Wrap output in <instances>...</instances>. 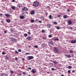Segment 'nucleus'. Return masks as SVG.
I'll return each instance as SVG.
<instances>
[{"label":"nucleus","mask_w":76,"mask_h":76,"mask_svg":"<svg viewBox=\"0 0 76 76\" xmlns=\"http://www.w3.org/2000/svg\"><path fill=\"white\" fill-rule=\"evenodd\" d=\"M38 5V2L36 1L34 2L33 6L37 7Z\"/></svg>","instance_id":"nucleus-1"},{"label":"nucleus","mask_w":76,"mask_h":76,"mask_svg":"<svg viewBox=\"0 0 76 76\" xmlns=\"http://www.w3.org/2000/svg\"><path fill=\"white\" fill-rule=\"evenodd\" d=\"M54 50L56 51V52L57 53H58V52H59V50L58 48H54Z\"/></svg>","instance_id":"nucleus-2"},{"label":"nucleus","mask_w":76,"mask_h":76,"mask_svg":"<svg viewBox=\"0 0 76 76\" xmlns=\"http://www.w3.org/2000/svg\"><path fill=\"white\" fill-rule=\"evenodd\" d=\"M10 40L11 41H13V42H16V39L15 38H11Z\"/></svg>","instance_id":"nucleus-3"},{"label":"nucleus","mask_w":76,"mask_h":76,"mask_svg":"<svg viewBox=\"0 0 76 76\" xmlns=\"http://www.w3.org/2000/svg\"><path fill=\"white\" fill-rule=\"evenodd\" d=\"M47 43H43L42 44V47H45L47 46Z\"/></svg>","instance_id":"nucleus-4"},{"label":"nucleus","mask_w":76,"mask_h":76,"mask_svg":"<svg viewBox=\"0 0 76 76\" xmlns=\"http://www.w3.org/2000/svg\"><path fill=\"white\" fill-rule=\"evenodd\" d=\"M28 10V8L26 7H24V8L22 9V12H23V11H27Z\"/></svg>","instance_id":"nucleus-5"},{"label":"nucleus","mask_w":76,"mask_h":76,"mask_svg":"<svg viewBox=\"0 0 76 76\" xmlns=\"http://www.w3.org/2000/svg\"><path fill=\"white\" fill-rule=\"evenodd\" d=\"M7 74H6V73H2L1 74V76H7Z\"/></svg>","instance_id":"nucleus-6"},{"label":"nucleus","mask_w":76,"mask_h":76,"mask_svg":"<svg viewBox=\"0 0 76 76\" xmlns=\"http://www.w3.org/2000/svg\"><path fill=\"white\" fill-rule=\"evenodd\" d=\"M34 58V57L33 56H28V59L29 60Z\"/></svg>","instance_id":"nucleus-7"},{"label":"nucleus","mask_w":76,"mask_h":76,"mask_svg":"<svg viewBox=\"0 0 76 76\" xmlns=\"http://www.w3.org/2000/svg\"><path fill=\"white\" fill-rule=\"evenodd\" d=\"M50 44H52V45H53V42L52 41H51L50 42L48 45L49 46H50V47H51V46H52L50 45Z\"/></svg>","instance_id":"nucleus-8"},{"label":"nucleus","mask_w":76,"mask_h":76,"mask_svg":"<svg viewBox=\"0 0 76 76\" xmlns=\"http://www.w3.org/2000/svg\"><path fill=\"white\" fill-rule=\"evenodd\" d=\"M71 43H72V44H73L74 43H76V40H72L71 42Z\"/></svg>","instance_id":"nucleus-9"},{"label":"nucleus","mask_w":76,"mask_h":76,"mask_svg":"<svg viewBox=\"0 0 76 76\" xmlns=\"http://www.w3.org/2000/svg\"><path fill=\"white\" fill-rule=\"evenodd\" d=\"M49 18L50 19H53V17L51 15H50L49 16Z\"/></svg>","instance_id":"nucleus-10"},{"label":"nucleus","mask_w":76,"mask_h":76,"mask_svg":"<svg viewBox=\"0 0 76 76\" xmlns=\"http://www.w3.org/2000/svg\"><path fill=\"white\" fill-rule=\"evenodd\" d=\"M7 12H9V13H12V12H13V11H12V10H8Z\"/></svg>","instance_id":"nucleus-11"},{"label":"nucleus","mask_w":76,"mask_h":76,"mask_svg":"<svg viewBox=\"0 0 76 76\" xmlns=\"http://www.w3.org/2000/svg\"><path fill=\"white\" fill-rule=\"evenodd\" d=\"M68 23L69 24V25H70L72 24V21L70 20H68Z\"/></svg>","instance_id":"nucleus-12"},{"label":"nucleus","mask_w":76,"mask_h":76,"mask_svg":"<svg viewBox=\"0 0 76 76\" xmlns=\"http://www.w3.org/2000/svg\"><path fill=\"white\" fill-rule=\"evenodd\" d=\"M4 15H5L6 16L7 18H9V17L10 16V15L9 14H4Z\"/></svg>","instance_id":"nucleus-13"},{"label":"nucleus","mask_w":76,"mask_h":76,"mask_svg":"<svg viewBox=\"0 0 76 76\" xmlns=\"http://www.w3.org/2000/svg\"><path fill=\"white\" fill-rule=\"evenodd\" d=\"M30 14L31 15H34V14H35V11H32L30 12Z\"/></svg>","instance_id":"nucleus-14"},{"label":"nucleus","mask_w":76,"mask_h":76,"mask_svg":"<svg viewBox=\"0 0 76 76\" xmlns=\"http://www.w3.org/2000/svg\"><path fill=\"white\" fill-rule=\"evenodd\" d=\"M47 26L49 28H51V25H50V24H47Z\"/></svg>","instance_id":"nucleus-15"},{"label":"nucleus","mask_w":76,"mask_h":76,"mask_svg":"<svg viewBox=\"0 0 76 76\" xmlns=\"http://www.w3.org/2000/svg\"><path fill=\"white\" fill-rule=\"evenodd\" d=\"M20 19H23L24 18V16L23 15H21L20 16Z\"/></svg>","instance_id":"nucleus-16"},{"label":"nucleus","mask_w":76,"mask_h":76,"mask_svg":"<svg viewBox=\"0 0 76 76\" xmlns=\"http://www.w3.org/2000/svg\"><path fill=\"white\" fill-rule=\"evenodd\" d=\"M27 39L28 40H31V37H28L27 38Z\"/></svg>","instance_id":"nucleus-17"},{"label":"nucleus","mask_w":76,"mask_h":76,"mask_svg":"<svg viewBox=\"0 0 76 76\" xmlns=\"http://www.w3.org/2000/svg\"><path fill=\"white\" fill-rule=\"evenodd\" d=\"M66 57H68V58H70L71 57V56L69 55H66Z\"/></svg>","instance_id":"nucleus-18"},{"label":"nucleus","mask_w":76,"mask_h":76,"mask_svg":"<svg viewBox=\"0 0 76 76\" xmlns=\"http://www.w3.org/2000/svg\"><path fill=\"white\" fill-rule=\"evenodd\" d=\"M11 9H12L13 10H15V7L14 6H12L11 7Z\"/></svg>","instance_id":"nucleus-19"},{"label":"nucleus","mask_w":76,"mask_h":76,"mask_svg":"<svg viewBox=\"0 0 76 76\" xmlns=\"http://www.w3.org/2000/svg\"><path fill=\"white\" fill-rule=\"evenodd\" d=\"M10 72L11 73V74H13L14 73V71H12V70H10Z\"/></svg>","instance_id":"nucleus-20"},{"label":"nucleus","mask_w":76,"mask_h":76,"mask_svg":"<svg viewBox=\"0 0 76 76\" xmlns=\"http://www.w3.org/2000/svg\"><path fill=\"white\" fill-rule=\"evenodd\" d=\"M7 23H10V20L9 19H7Z\"/></svg>","instance_id":"nucleus-21"},{"label":"nucleus","mask_w":76,"mask_h":76,"mask_svg":"<svg viewBox=\"0 0 76 76\" xmlns=\"http://www.w3.org/2000/svg\"><path fill=\"white\" fill-rule=\"evenodd\" d=\"M63 18H64V19H66V18H67V15H65L63 16Z\"/></svg>","instance_id":"nucleus-22"},{"label":"nucleus","mask_w":76,"mask_h":76,"mask_svg":"<svg viewBox=\"0 0 76 76\" xmlns=\"http://www.w3.org/2000/svg\"><path fill=\"white\" fill-rule=\"evenodd\" d=\"M32 73H35L36 71H35L34 70V69H33L32 70Z\"/></svg>","instance_id":"nucleus-23"},{"label":"nucleus","mask_w":76,"mask_h":76,"mask_svg":"<svg viewBox=\"0 0 76 76\" xmlns=\"http://www.w3.org/2000/svg\"><path fill=\"white\" fill-rule=\"evenodd\" d=\"M68 69H72V66H68Z\"/></svg>","instance_id":"nucleus-24"},{"label":"nucleus","mask_w":76,"mask_h":76,"mask_svg":"<svg viewBox=\"0 0 76 76\" xmlns=\"http://www.w3.org/2000/svg\"><path fill=\"white\" fill-rule=\"evenodd\" d=\"M53 62L54 63V64H56L57 63V62L56 61H53Z\"/></svg>","instance_id":"nucleus-25"},{"label":"nucleus","mask_w":76,"mask_h":76,"mask_svg":"<svg viewBox=\"0 0 76 76\" xmlns=\"http://www.w3.org/2000/svg\"><path fill=\"white\" fill-rule=\"evenodd\" d=\"M57 17L59 18V17H61V16L60 15H57Z\"/></svg>","instance_id":"nucleus-26"},{"label":"nucleus","mask_w":76,"mask_h":76,"mask_svg":"<svg viewBox=\"0 0 76 76\" xmlns=\"http://www.w3.org/2000/svg\"><path fill=\"white\" fill-rule=\"evenodd\" d=\"M9 58V57H8L6 56L5 57V59L6 60H8Z\"/></svg>","instance_id":"nucleus-27"},{"label":"nucleus","mask_w":76,"mask_h":76,"mask_svg":"<svg viewBox=\"0 0 76 76\" xmlns=\"http://www.w3.org/2000/svg\"><path fill=\"white\" fill-rule=\"evenodd\" d=\"M24 36L25 37H27V36H28V34H24Z\"/></svg>","instance_id":"nucleus-28"},{"label":"nucleus","mask_w":76,"mask_h":76,"mask_svg":"<svg viewBox=\"0 0 76 76\" xmlns=\"http://www.w3.org/2000/svg\"><path fill=\"white\" fill-rule=\"evenodd\" d=\"M55 41H59V39L58 38H57L55 39Z\"/></svg>","instance_id":"nucleus-29"},{"label":"nucleus","mask_w":76,"mask_h":76,"mask_svg":"<svg viewBox=\"0 0 76 76\" xmlns=\"http://www.w3.org/2000/svg\"><path fill=\"white\" fill-rule=\"evenodd\" d=\"M67 11L68 12H70V10H69V9H67Z\"/></svg>","instance_id":"nucleus-30"},{"label":"nucleus","mask_w":76,"mask_h":76,"mask_svg":"<svg viewBox=\"0 0 76 76\" xmlns=\"http://www.w3.org/2000/svg\"><path fill=\"white\" fill-rule=\"evenodd\" d=\"M18 76H21V75H22V74L21 73L18 74Z\"/></svg>","instance_id":"nucleus-31"},{"label":"nucleus","mask_w":76,"mask_h":76,"mask_svg":"<svg viewBox=\"0 0 76 76\" xmlns=\"http://www.w3.org/2000/svg\"><path fill=\"white\" fill-rule=\"evenodd\" d=\"M18 52H21V51H22V50H21V49H18Z\"/></svg>","instance_id":"nucleus-32"},{"label":"nucleus","mask_w":76,"mask_h":76,"mask_svg":"<svg viewBox=\"0 0 76 76\" xmlns=\"http://www.w3.org/2000/svg\"><path fill=\"white\" fill-rule=\"evenodd\" d=\"M15 53H16V54H18L19 53V52H18V51L15 50Z\"/></svg>","instance_id":"nucleus-33"},{"label":"nucleus","mask_w":76,"mask_h":76,"mask_svg":"<svg viewBox=\"0 0 76 76\" xmlns=\"http://www.w3.org/2000/svg\"><path fill=\"white\" fill-rule=\"evenodd\" d=\"M48 37H50V38H51V37H53V36H52V35H51V34H50V35H49L48 36Z\"/></svg>","instance_id":"nucleus-34"},{"label":"nucleus","mask_w":76,"mask_h":76,"mask_svg":"<svg viewBox=\"0 0 76 76\" xmlns=\"http://www.w3.org/2000/svg\"><path fill=\"white\" fill-rule=\"evenodd\" d=\"M34 47L35 48H38V46L37 45H34Z\"/></svg>","instance_id":"nucleus-35"},{"label":"nucleus","mask_w":76,"mask_h":76,"mask_svg":"<svg viewBox=\"0 0 76 76\" xmlns=\"http://www.w3.org/2000/svg\"><path fill=\"white\" fill-rule=\"evenodd\" d=\"M70 53H73V50H70Z\"/></svg>","instance_id":"nucleus-36"},{"label":"nucleus","mask_w":76,"mask_h":76,"mask_svg":"<svg viewBox=\"0 0 76 76\" xmlns=\"http://www.w3.org/2000/svg\"><path fill=\"white\" fill-rule=\"evenodd\" d=\"M31 22L32 23H33V22H34V20H32L31 21Z\"/></svg>","instance_id":"nucleus-37"},{"label":"nucleus","mask_w":76,"mask_h":76,"mask_svg":"<svg viewBox=\"0 0 76 76\" xmlns=\"http://www.w3.org/2000/svg\"><path fill=\"white\" fill-rule=\"evenodd\" d=\"M45 15L46 16H47V15H48V12H45Z\"/></svg>","instance_id":"nucleus-38"},{"label":"nucleus","mask_w":76,"mask_h":76,"mask_svg":"<svg viewBox=\"0 0 76 76\" xmlns=\"http://www.w3.org/2000/svg\"><path fill=\"white\" fill-rule=\"evenodd\" d=\"M42 39H47V38H46V37H43L42 38Z\"/></svg>","instance_id":"nucleus-39"},{"label":"nucleus","mask_w":76,"mask_h":76,"mask_svg":"<svg viewBox=\"0 0 76 76\" xmlns=\"http://www.w3.org/2000/svg\"><path fill=\"white\" fill-rule=\"evenodd\" d=\"M54 24L55 25H57V22H54Z\"/></svg>","instance_id":"nucleus-40"},{"label":"nucleus","mask_w":76,"mask_h":76,"mask_svg":"<svg viewBox=\"0 0 76 76\" xmlns=\"http://www.w3.org/2000/svg\"><path fill=\"white\" fill-rule=\"evenodd\" d=\"M50 65H52V66H53V64L52 63H50Z\"/></svg>","instance_id":"nucleus-41"},{"label":"nucleus","mask_w":76,"mask_h":76,"mask_svg":"<svg viewBox=\"0 0 76 76\" xmlns=\"http://www.w3.org/2000/svg\"><path fill=\"white\" fill-rule=\"evenodd\" d=\"M55 70V69H54V68H52V69H51V70H52V71H54Z\"/></svg>","instance_id":"nucleus-42"},{"label":"nucleus","mask_w":76,"mask_h":76,"mask_svg":"<svg viewBox=\"0 0 76 76\" xmlns=\"http://www.w3.org/2000/svg\"><path fill=\"white\" fill-rule=\"evenodd\" d=\"M28 69H29L30 70H31V69H32V68H31V67H29L28 68Z\"/></svg>","instance_id":"nucleus-43"},{"label":"nucleus","mask_w":76,"mask_h":76,"mask_svg":"<svg viewBox=\"0 0 76 76\" xmlns=\"http://www.w3.org/2000/svg\"><path fill=\"white\" fill-rule=\"evenodd\" d=\"M4 33H5V34H6V33H7V31H4Z\"/></svg>","instance_id":"nucleus-44"},{"label":"nucleus","mask_w":76,"mask_h":76,"mask_svg":"<svg viewBox=\"0 0 76 76\" xmlns=\"http://www.w3.org/2000/svg\"><path fill=\"white\" fill-rule=\"evenodd\" d=\"M6 53H5L4 52H2V54H5Z\"/></svg>","instance_id":"nucleus-45"},{"label":"nucleus","mask_w":76,"mask_h":76,"mask_svg":"<svg viewBox=\"0 0 76 76\" xmlns=\"http://www.w3.org/2000/svg\"><path fill=\"white\" fill-rule=\"evenodd\" d=\"M42 32H45V31H44V30H42Z\"/></svg>","instance_id":"nucleus-46"},{"label":"nucleus","mask_w":76,"mask_h":76,"mask_svg":"<svg viewBox=\"0 0 76 76\" xmlns=\"http://www.w3.org/2000/svg\"><path fill=\"white\" fill-rule=\"evenodd\" d=\"M57 29H60V28L59 27H57Z\"/></svg>","instance_id":"nucleus-47"},{"label":"nucleus","mask_w":76,"mask_h":76,"mask_svg":"<svg viewBox=\"0 0 76 76\" xmlns=\"http://www.w3.org/2000/svg\"><path fill=\"white\" fill-rule=\"evenodd\" d=\"M27 33L28 34H31V33L29 32H28Z\"/></svg>","instance_id":"nucleus-48"},{"label":"nucleus","mask_w":76,"mask_h":76,"mask_svg":"<svg viewBox=\"0 0 76 76\" xmlns=\"http://www.w3.org/2000/svg\"><path fill=\"white\" fill-rule=\"evenodd\" d=\"M41 19H42V20H44V18H41Z\"/></svg>","instance_id":"nucleus-49"},{"label":"nucleus","mask_w":76,"mask_h":76,"mask_svg":"<svg viewBox=\"0 0 76 76\" xmlns=\"http://www.w3.org/2000/svg\"><path fill=\"white\" fill-rule=\"evenodd\" d=\"M23 75H25V74H26V73L25 72H23Z\"/></svg>","instance_id":"nucleus-50"},{"label":"nucleus","mask_w":76,"mask_h":76,"mask_svg":"<svg viewBox=\"0 0 76 76\" xmlns=\"http://www.w3.org/2000/svg\"><path fill=\"white\" fill-rule=\"evenodd\" d=\"M68 73H70L71 72L70 70H69L68 71Z\"/></svg>","instance_id":"nucleus-51"},{"label":"nucleus","mask_w":76,"mask_h":76,"mask_svg":"<svg viewBox=\"0 0 76 76\" xmlns=\"http://www.w3.org/2000/svg\"><path fill=\"white\" fill-rule=\"evenodd\" d=\"M15 59L16 60H18V58H15Z\"/></svg>","instance_id":"nucleus-52"},{"label":"nucleus","mask_w":76,"mask_h":76,"mask_svg":"<svg viewBox=\"0 0 76 76\" xmlns=\"http://www.w3.org/2000/svg\"><path fill=\"white\" fill-rule=\"evenodd\" d=\"M69 28L70 29H73V28L71 27H69Z\"/></svg>","instance_id":"nucleus-53"},{"label":"nucleus","mask_w":76,"mask_h":76,"mask_svg":"<svg viewBox=\"0 0 76 76\" xmlns=\"http://www.w3.org/2000/svg\"><path fill=\"white\" fill-rule=\"evenodd\" d=\"M26 54H29V53H26Z\"/></svg>","instance_id":"nucleus-54"},{"label":"nucleus","mask_w":76,"mask_h":76,"mask_svg":"<svg viewBox=\"0 0 76 76\" xmlns=\"http://www.w3.org/2000/svg\"><path fill=\"white\" fill-rule=\"evenodd\" d=\"M39 23H42V21H39Z\"/></svg>","instance_id":"nucleus-55"},{"label":"nucleus","mask_w":76,"mask_h":76,"mask_svg":"<svg viewBox=\"0 0 76 76\" xmlns=\"http://www.w3.org/2000/svg\"><path fill=\"white\" fill-rule=\"evenodd\" d=\"M71 56H72V57H73V56H74V55L72 54Z\"/></svg>","instance_id":"nucleus-56"},{"label":"nucleus","mask_w":76,"mask_h":76,"mask_svg":"<svg viewBox=\"0 0 76 76\" xmlns=\"http://www.w3.org/2000/svg\"><path fill=\"white\" fill-rule=\"evenodd\" d=\"M22 60H23V61H24V60H25V59L23 58L22 59Z\"/></svg>","instance_id":"nucleus-57"},{"label":"nucleus","mask_w":76,"mask_h":76,"mask_svg":"<svg viewBox=\"0 0 76 76\" xmlns=\"http://www.w3.org/2000/svg\"><path fill=\"white\" fill-rule=\"evenodd\" d=\"M15 0H12V1H13V2H15Z\"/></svg>","instance_id":"nucleus-58"},{"label":"nucleus","mask_w":76,"mask_h":76,"mask_svg":"<svg viewBox=\"0 0 76 76\" xmlns=\"http://www.w3.org/2000/svg\"><path fill=\"white\" fill-rule=\"evenodd\" d=\"M0 16L1 15H3V14H0Z\"/></svg>","instance_id":"nucleus-59"},{"label":"nucleus","mask_w":76,"mask_h":76,"mask_svg":"<svg viewBox=\"0 0 76 76\" xmlns=\"http://www.w3.org/2000/svg\"><path fill=\"white\" fill-rule=\"evenodd\" d=\"M3 21H1V23H3Z\"/></svg>","instance_id":"nucleus-60"},{"label":"nucleus","mask_w":76,"mask_h":76,"mask_svg":"<svg viewBox=\"0 0 76 76\" xmlns=\"http://www.w3.org/2000/svg\"><path fill=\"white\" fill-rule=\"evenodd\" d=\"M10 36H13V35L12 34H10Z\"/></svg>","instance_id":"nucleus-61"},{"label":"nucleus","mask_w":76,"mask_h":76,"mask_svg":"<svg viewBox=\"0 0 76 76\" xmlns=\"http://www.w3.org/2000/svg\"><path fill=\"white\" fill-rule=\"evenodd\" d=\"M61 76H64V75H61Z\"/></svg>","instance_id":"nucleus-62"},{"label":"nucleus","mask_w":76,"mask_h":76,"mask_svg":"<svg viewBox=\"0 0 76 76\" xmlns=\"http://www.w3.org/2000/svg\"><path fill=\"white\" fill-rule=\"evenodd\" d=\"M72 72H75V71H73Z\"/></svg>","instance_id":"nucleus-63"},{"label":"nucleus","mask_w":76,"mask_h":76,"mask_svg":"<svg viewBox=\"0 0 76 76\" xmlns=\"http://www.w3.org/2000/svg\"><path fill=\"white\" fill-rule=\"evenodd\" d=\"M28 76H31V75H28Z\"/></svg>","instance_id":"nucleus-64"}]
</instances>
